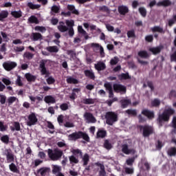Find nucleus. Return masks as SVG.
I'll return each mask as SVG.
<instances>
[{
  "instance_id": "9b49d317",
  "label": "nucleus",
  "mask_w": 176,
  "mask_h": 176,
  "mask_svg": "<svg viewBox=\"0 0 176 176\" xmlns=\"http://www.w3.org/2000/svg\"><path fill=\"white\" fill-rule=\"evenodd\" d=\"M82 138V132H76L74 133L70 134L68 136V138L70 141H76L78 138Z\"/></svg>"
},
{
  "instance_id": "8fccbe9b",
  "label": "nucleus",
  "mask_w": 176,
  "mask_h": 176,
  "mask_svg": "<svg viewBox=\"0 0 176 176\" xmlns=\"http://www.w3.org/2000/svg\"><path fill=\"white\" fill-rule=\"evenodd\" d=\"M28 6H29L30 9H39V8H41V5L34 4L32 2L28 3Z\"/></svg>"
},
{
  "instance_id": "6ab92c4d",
  "label": "nucleus",
  "mask_w": 176,
  "mask_h": 176,
  "mask_svg": "<svg viewBox=\"0 0 176 176\" xmlns=\"http://www.w3.org/2000/svg\"><path fill=\"white\" fill-rule=\"evenodd\" d=\"M58 30L60 32H66V31H68V27L65 25V23H64V22H60L59 25H58Z\"/></svg>"
},
{
  "instance_id": "6e6552de",
  "label": "nucleus",
  "mask_w": 176,
  "mask_h": 176,
  "mask_svg": "<svg viewBox=\"0 0 176 176\" xmlns=\"http://www.w3.org/2000/svg\"><path fill=\"white\" fill-rule=\"evenodd\" d=\"M142 115L146 116V118H148L149 120H152V119H155V111H151L148 109H144L142 111Z\"/></svg>"
},
{
  "instance_id": "c03bdc74",
  "label": "nucleus",
  "mask_w": 176,
  "mask_h": 176,
  "mask_svg": "<svg viewBox=\"0 0 176 176\" xmlns=\"http://www.w3.org/2000/svg\"><path fill=\"white\" fill-rule=\"evenodd\" d=\"M12 16L16 19L21 17V11H12L11 12Z\"/></svg>"
},
{
  "instance_id": "2f4dec72",
  "label": "nucleus",
  "mask_w": 176,
  "mask_h": 176,
  "mask_svg": "<svg viewBox=\"0 0 176 176\" xmlns=\"http://www.w3.org/2000/svg\"><path fill=\"white\" fill-rule=\"evenodd\" d=\"M118 11L120 14H126L129 12V8L126 6H121L118 8Z\"/></svg>"
},
{
  "instance_id": "f03ea898",
  "label": "nucleus",
  "mask_w": 176,
  "mask_h": 176,
  "mask_svg": "<svg viewBox=\"0 0 176 176\" xmlns=\"http://www.w3.org/2000/svg\"><path fill=\"white\" fill-rule=\"evenodd\" d=\"M138 129H140V131L142 133L144 138H149L151 135L155 134V128L151 125H138Z\"/></svg>"
},
{
  "instance_id": "1a4fd4ad",
  "label": "nucleus",
  "mask_w": 176,
  "mask_h": 176,
  "mask_svg": "<svg viewBox=\"0 0 176 176\" xmlns=\"http://www.w3.org/2000/svg\"><path fill=\"white\" fill-rule=\"evenodd\" d=\"M113 89L116 93H120L121 94L126 93V87L120 84H114Z\"/></svg>"
},
{
  "instance_id": "4be33fe9",
  "label": "nucleus",
  "mask_w": 176,
  "mask_h": 176,
  "mask_svg": "<svg viewBox=\"0 0 176 176\" xmlns=\"http://www.w3.org/2000/svg\"><path fill=\"white\" fill-rule=\"evenodd\" d=\"M138 56L140 57V58H149V54L145 50L140 51L138 53Z\"/></svg>"
},
{
  "instance_id": "bb28decb",
  "label": "nucleus",
  "mask_w": 176,
  "mask_h": 176,
  "mask_svg": "<svg viewBox=\"0 0 176 176\" xmlns=\"http://www.w3.org/2000/svg\"><path fill=\"white\" fill-rule=\"evenodd\" d=\"M91 46L92 47H99L101 57H104L105 56V53L104 52V48L102 46H100V44L92 43Z\"/></svg>"
},
{
  "instance_id": "603ef678",
  "label": "nucleus",
  "mask_w": 176,
  "mask_h": 176,
  "mask_svg": "<svg viewBox=\"0 0 176 176\" xmlns=\"http://www.w3.org/2000/svg\"><path fill=\"white\" fill-rule=\"evenodd\" d=\"M65 23H66V25H67V27H69V28H73V27L75 24V22L72 19L66 20Z\"/></svg>"
},
{
  "instance_id": "13d9d810",
  "label": "nucleus",
  "mask_w": 176,
  "mask_h": 176,
  "mask_svg": "<svg viewBox=\"0 0 176 176\" xmlns=\"http://www.w3.org/2000/svg\"><path fill=\"white\" fill-rule=\"evenodd\" d=\"M146 42L152 43L153 42V35L150 34L145 36Z\"/></svg>"
},
{
  "instance_id": "7c9ffc66",
  "label": "nucleus",
  "mask_w": 176,
  "mask_h": 176,
  "mask_svg": "<svg viewBox=\"0 0 176 176\" xmlns=\"http://www.w3.org/2000/svg\"><path fill=\"white\" fill-rule=\"evenodd\" d=\"M149 52H151L153 54H159V53L162 52V47H151L149 49Z\"/></svg>"
},
{
  "instance_id": "393cba45",
  "label": "nucleus",
  "mask_w": 176,
  "mask_h": 176,
  "mask_svg": "<svg viewBox=\"0 0 176 176\" xmlns=\"http://www.w3.org/2000/svg\"><path fill=\"white\" fill-rule=\"evenodd\" d=\"M168 156L173 157V156H176V147H170L167 151Z\"/></svg>"
},
{
  "instance_id": "338daca9",
  "label": "nucleus",
  "mask_w": 176,
  "mask_h": 176,
  "mask_svg": "<svg viewBox=\"0 0 176 176\" xmlns=\"http://www.w3.org/2000/svg\"><path fill=\"white\" fill-rule=\"evenodd\" d=\"M144 166L146 168V171H149L151 170V164H149L147 161L144 163Z\"/></svg>"
},
{
  "instance_id": "cd10ccee",
  "label": "nucleus",
  "mask_w": 176,
  "mask_h": 176,
  "mask_svg": "<svg viewBox=\"0 0 176 176\" xmlns=\"http://www.w3.org/2000/svg\"><path fill=\"white\" fill-rule=\"evenodd\" d=\"M107 135V131L104 129H99L97 132V138H104Z\"/></svg>"
},
{
  "instance_id": "f257e3e1",
  "label": "nucleus",
  "mask_w": 176,
  "mask_h": 176,
  "mask_svg": "<svg viewBox=\"0 0 176 176\" xmlns=\"http://www.w3.org/2000/svg\"><path fill=\"white\" fill-rule=\"evenodd\" d=\"M174 113H175V110L171 107L165 109L162 113H160L157 118V123L159 124L160 127H162L164 123L170 122V118H171Z\"/></svg>"
},
{
  "instance_id": "39448f33",
  "label": "nucleus",
  "mask_w": 176,
  "mask_h": 176,
  "mask_svg": "<svg viewBox=\"0 0 176 176\" xmlns=\"http://www.w3.org/2000/svg\"><path fill=\"white\" fill-rule=\"evenodd\" d=\"M36 123H38V118L36 117V114H35V113H31L28 116L26 124L29 126H35Z\"/></svg>"
},
{
  "instance_id": "20e7f679",
  "label": "nucleus",
  "mask_w": 176,
  "mask_h": 176,
  "mask_svg": "<svg viewBox=\"0 0 176 176\" xmlns=\"http://www.w3.org/2000/svg\"><path fill=\"white\" fill-rule=\"evenodd\" d=\"M106 122L109 126H112L113 123L118 122V114L113 111H108L105 115Z\"/></svg>"
},
{
  "instance_id": "4d7b16f0",
  "label": "nucleus",
  "mask_w": 176,
  "mask_h": 176,
  "mask_svg": "<svg viewBox=\"0 0 176 176\" xmlns=\"http://www.w3.org/2000/svg\"><path fill=\"white\" fill-rule=\"evenodd\" d=\"M99 10L101 12H104L105 13H108V14H109V12H110L108 7H107L105 6H102L99 7Z\"/></svg>"
},
{
  "instance_id": "49530a36",
  "label": "nucleus",
  "mask_w": 176,
  "mask_h": 176,
  "mask_svg": "<svg viewBox=\"0 0 176 176\" xmlns=\"http://www.w3.org/2000/svg\"><path fill=\"white\" fill-rule=\"evenodd\" d=\"M69 162L70 163H74V164H77V163H79V160H78V158H76V157L72 155L69 157Z\"/></svg>"
},
{
  "instance_id": "a878e982",
  "label": "nucleus",
  "mask_w": 176,
  "mask_h": 176,
  "mask_svg": "<svg viewBox=\"0 0 176 176\" xmlns=\"http://www.w3.org/2000/svg\"><path fill=\"white\" fill-rule=\"evenodd\" d=\"M78 31L80 34L83 35L85 39H89V36L87 35V32L83 30V28L80 25L78 26Z\"/></svg>"
},
{
  "instance_id": "de8ad7c7",
  "label": "nucleus",
  "mask_w": 176,
  "mask_h": 176,
  "mask_svg": "<svg viewBox=\"0 0 176 176\" xmlns=\"http://www.w3.org/2000/svg\"><path fill=\"white\" fill-rule=\"evenodd\" d=\"M60 12V7L57 6H53L51 8V13L53 14V13H58Z\"/></svg>"
},
{
  "instance_id": "3c124183",
  "label": "nucleus",
  "mask_w": 176,
  "mask_h": 176,
  "mask_svg": "<svg viewBox=\"0 0 176 176\" xmlns=\"http://www.w3.org/2000/svg\"><path fill=\"white\" fill-rule=\"evenodd\" d=\"M35 31H38L39 32H46V28L43 27V26H36L34 28Z\"/></svg>"
},
{
  "instance_id": "aec40b11",
  "label": "nucleus",
  "mask_w": 176,
  "mask_h": 176,
  "mask_svg": "<svg viewBox=\"0 0 176 176\" xmlns=\"http://www.w3.org/2000/svg\"><path fill=\"white\" fill-rule=\"evenodd\" d=\"M50 172V169L48 168H41L38 170V174H41V176H46Z\"/></svg>"
},
{
  "instance_id": "2eb2a0df",
  "label": "nucleus",
  "mask_w": 176,
  "mask_h": 176,
  "mask_svg": "<svg viewBox=\"0 0 176 176\" xmlns=\"http://www.w3.org/2000/svg\"><path fill=\"white\" fill-rule=\"evenodd\" d=\"M66 82L69 85H78V83H79V80H78V79L75 78V77L73 76H67Z\"/></svg>"
},
{
  "instance_id": "bf43d9fd",
  "label": "nucleus",
  "mask_w": 176,
  "mask_h": 176,
  "mask_svg": "<svg viewBox=\"0 0 176 176\" xmlns=\"http://www.w3.org/2000/svg\"><path fill=\"white\" fill-rule=\"evenodd\" d=\"M47 85H53L56 82L54 78L50 76L46 80Z\"/></svg>"
},
{
  "instance_id": "052dcab7",
  "label": "nucleus",
  "mask_w": 176,
  "mask_h": 176,
  "mask_svg": "<svg viewBox=\"0 0 176 176\" xmlns=\"http://www.w3.org/2000/svg\"><path fill=\"white\" fill-rule=\"evenodd\" d=\"M138 63H139V64H141V65H148V64H149V62L146 60H143L140 58H138Z\"/></svg>"
},
{
  "instance_id": "e2e57ef3",
  "label": "nucleus",
  "mask_w": 176,
  "mask_h": 176,
  "mask_svg": "<svg viewBox=\"0 0 176 176\" xmlns=\"http://www.w3.org/2000/svg\"><path fill=\"white\" fill-rule=\"evenodd\" d=\"M104 146L106 149H111V148H112V144H111L108 140H105Z\"/></svg>"
},
{
  "instance_id": "37998d69",
  "label": "nucleus",
  "mask_w": 176,
  "mask_h": 176,
  "mask_svg": "<svg viewBox=\"0 0 176 176\" xmlns=\"http://www.w3.org/2000/svg\"><path fill=\"white\" fill-rule=\"evenodd\" d=\"M97 166H99V167H100V175L102 176H104L105 175V166L103 164L97 163L96 164Z\"/></svg>"
},
{
  "instance_id": "9d476101",
  "label": "nucleus",
  "mask_w": 176,
  "mask_h": 176,
  "mask_svg": "<svg viewBox=\"0 0 176 176\" xmlns=\"http://www.w3.org/2000/svg\"><path fill=\"white\" fill-rule=\"evenodd\" d=\"M84 118L87 123H96L97 122V120H96V118H94L93 114L90 113H85L84 114Z\"/></svg>"
},
{
  "instance_id": "f704fd0d",
  "label": "nucleus",
  "mask_w": 176,
  "mask_h": 176,
  "mask_svg": "<svg viewBox=\"0 0 176 176\" xmlns=\"http://www.w3.org/2000/svg\"><path fill=\"white\" fill-rule=\"evenodd\" d=\"M85 75L87 76L88 78H90V79H94V73L91 70H85Z\"/></svg>"
},
{
  "instance_id": "a18cd8bd",
  "label": "nucleus",
  "mask_w": 176,
  "mask_h": 176,
  "mask_svg": "<svg viewBox=\"0 0 176 176\" xmlns=\"http://www.w3.org/2000/svg\"><path fill=\"white\" fill-rule=\"evenodd\" d=\"M32 36L34 41H39V39H42V34L40 33H33Z\"/></svg>"
},
{
  "instance_id": "a211bd4d",
  "label": "nucleus",
  "mask_w": 176,
  "mask_h": 176,
  "mask_svg": "<svg viewBox=\"0 0 176 176\" xmlns=\"http://www.w3.org/2000/svg\"><path fill=\"white\" fill-rule=\"evenodd\" d=\"M122 108H127L130 104H131V100L127 98H124L120 100Z\"/></svg>"
},
{
  "instance_id": "c756f323",
  "label": "nucleus",
  "mask_w": 176,
  "mask_h": 176,
  "mask_svg": "<svg viewBox=\"0 0 176 176\" xmlns=\"http://www.w3.org/2000/svg\"><path fill=\"white\" fill-rule=\"evenodd\" d=\"M9 16L8 10H3L0 12V21H3V19H6Z\"/></svg>"
},
{
  "instance_id": "ea45409f",
  "label": "nucleus",
  "mask_w": 176,
  "mask_h": 176,
  "mask_svg": "<svg viewBox=\"0 0 176 176\" xmlns=\"http://www.w3.org/2000/svg\"><path fill=\"white\" fill-rule=\"evenodd\" d=\"M67 8L72 13H74V14H79V12L76 9H75V6L72 5L67 6Z\"/></svg>"
},
{
  "instance_id": "09e8293b",
  "label": "nucleus",
  "mask_w": 176,
  "mask_h": 176,
  "mask_svg": "<svg viewBox=\"0 0 176 176\" xmlns=\"http://www.w3.org/2000/svg\"><path fill=\"white\" fill-rule=\"evenodd\" d=\"M96 102V99L87 98L83 100V104H94Z\"/></svg>"
},
{
  "instance_id": "774afa93",
  "label": "nucleus",
  "mask_w": 176,
  "mask_h": 176,
  "mask_svg": "<svg viewBox=\"0 0 176 176\" xmlns=\"http://www.w3.org/2000/svg\"><path fill=\"white\" fill-rule=\"evenodd\" d=\"M65 127H67V128H71V127H74V123L71 122H67L65 124H64Z\"/></svg>"
},
{
  "instance_id": "0eeeda50",
  "label": "nucleus",
  "mask_w": 176,
  "mask_h": 176,
  "mask_svg": "<svg viewBox=\"0 0 176 176\" xmlns=\"http://www.w3.org/2000/svg\"><path fill=\"white\" fill-rule=\"evenodd\" d=\"M3 67L6 71H12V69L17 67V63L16 62L7 61L3 63Z\"/></svg>"
},
{
  "instance_id": "0e129e2a",
  "label": "nucleus",
  "mask_w": 176,
  "mask_h": 176,
  "mask_svg": "<svg viewBox=\"0 0 176 176\" xmlns=\"http://www.w3.org/2000/svg\"><path fill=\"white\" fill-rule=\"evenodd\" d=\"M25 49V48L24 47V46L14 47V52H23V50H24Z\"/></svg>"
},
{
  "instance_id": "5fc2aeb1",
  "label": "nucleus",
  "mask_w": 176,
  "mask_h": 176,
  "mask_svg": "<svg viewBox=\"0 0 176 176\" xmlns=\"http://www.w3.org/2000/svg\"><path fill=\"white\" fill-rule=\"evenodd\" d=\"M122 152L125 153V155H129L131 153V151L129 150L127 145L124 144L122 146Z\"/></svg>"
},
{
  "instance_id": "6e6d98bb",
  "label": "nucleus",
  "mask_w": 176,
  "mask_h": 176,
  "mask_svg": "<svg viewBox=\"0 0 176 176\" xmlns=\"http://www.w3.org/2000/svg\"><path fill=\"white\" fill-rule=\"evenodd\" d=\"M10 170L13 173H17L19 171L17 166L14 164H10Z\"/></svg>"
},
{
  "instance_id": "412c9836",
  "label": "nucleus",
  "mask_w": 176,
  "mask_h": 176,
  "mask_svg": "<svg viewBox=\"0 0 176 176\" xmlns=\"http://www.w3.org/2000/svg\"><path fill=\"white\" fill-rule=\"evenodd\" d=\"M44 101L47 104H54V102H56V99L52 96H47L45 97Z\"/></svg>"
},
{
  "instance_id": "c85d7f7f",
  "label": "nucleus",
  "mask_w": 176,
  "mask_h": 176,
  "mask_svg": "<svg viewBox=\"0 0 176 176\" xmlns=\"http://www.w3.org/2000/svg\"><path fill=\"white\" fill-rule=\"evenodd\" d=\"M47 52L50 53H58V46H50L46 48Z\"/></svg>"
},
{
  "instance_id": "79ce46f5",
  "label": "nucleus",
  "mask_w": 176,
  "mask_h": 176,
  "mask_svg": "<svg viewBox=\"0 0 176 176\" xmlns=\"http://www.w3.org/2000/svg\"><path fill=\"white\" fill-rule=\"evenodd\" d=\"M23 58H26V60H32V58H34V54L25 52L23 54Z\"/></svg>"
},
{
  "instance_id": "680f3d73",
  "label": "nucleus",
  "mask_w": 176,
  "mask_h": 176,
  "mask_svg": "<svg viewBox=\"0 0 176 176\" xmlns=\"http://www.w3.org/2000/svg\"><path fill=\"white\" fill-rule=\"evenodd\" d=\"M1 80H2L3 83L6 85L7 86L12 84V81H10V80L9 78H3L1 79Z\"/></svg>"
},
{
  "instance_id": "864d4df0",
  "label": "nucleus",
  "mask_w": 176,
  "mask_h": 176,
  "mask_svg": "<svg viewBox=\"0 0 176 176\" xmlns=\"http://www.w3.org/2000/svg\"><path fill=\"white\" fill-rule=\"evenodd\" d=\"M15 83L17 86H19L20 87L23 86V81L21 80V76H17Z\"/></svg>"
},
{
  "instance_id": "4c0bfd02",
  "label": "nucleus",
  "mask_w": 176,
  "mask_h": 176,
  "mask_svg": "<svg viewBox=\"0 0 176 176\" xmlns=\"http://www.w3.org/2000/svg\"><path fill=\"white\" fill-rule=\"evenodd\" d=\"M25 76L28 82H34V80L36 79V77L32 76L31 74L29 73L26 74Z\"/></svg>"
},
{
  "instance_id": "72a5a7b5",
  "label": "nucleus",
  "mask_w": 176,
  "mask_h": 176,
  "mask_svg": "<svg viewBox=\"0 0 176 176\" xmlns=\"http://www.w3.org/2000/svg\"><path fill=\"white\" fill-rule=\"evenodd\" d=\"M47 127L50 129L49 130V133H50V134H54V125H53L52 122L47 121Z\"/></svg>"
},
{
  "instance_id": "b1692460",
  "label": "nucleus",
  "mask_w": 176,
  "mask_h": 176,
  "mask_svg": "<svg viewBox=\"0 0 176 176\" xmlns=\"http://www.w3.org/2000/svg\"><path fill=\"white\" fill-rule=\"evenodd\" d=\"M161 102L159 98H155L151 100V105L155 108H159L160 107Z\"/></svg>"
},
{
  "instance_id": "423d86ee",
  "label": "nucleus",
  "mask_w": 176,
  "mask_h": 176,
  "mask_svg": "<svg viewBox=\"0 0 176 176\" xmlns=\"http://www.w3.org/2000/svg\"><path fill=\"white\" fill-rule=\"evenodd\" d=\"M47 63L46 60H41L39 65V70L41 73V75H45L46 76H49L50 74L47 69H46V67L45 65Z\"/></svg>"
},
{
  "instance_id": "58836bf2",
  "label": "nucleus",
  "mask_w": 176,
  "mask_h": 176,
  "mask_svg": "<svg viewBox=\"0 0 176 176\" xmlns=\"http://www.w3.org/2000/svg\"><path fill=\"white\" fill-rule=\"evenodd\" d=\"M139 13H140L142 17H146V9L144 7H140L138 9Z\"/></svg>"
},
{
  "instance_id": "ddd939ff",
  "label": "nucleus",
  "mask_w": 176,
  "mask_h": 176,
  "mask_svg": "<svg viewBox=\"0 0 176 176\" xmlns=\"http://www.w3.org/2000/svg\"><path fill=\"white\" fill-rule=\"evenodd\" d=\"M5 155L7 157V162L8 163H12V162L14 161V156L13 155V154L12 153V151H9V150H6L5 151Z\"/></svg>"
},
{
  "instance_id": "c9c22d12",
  "label": "nucleus",
  "mask_w": 176,
  "mask_h": 176,
  "mask_svg": "<svg viewBox=\"0 0 176 176\" xmlns=\"http://www.w3.org/2000/svg\"><path fill=\"white\" fill-rule=\"evenodd\" d=\"M71 152L73 153V155H75V156H78V155L79 156H82V151H80L79 148H72Z\"/></svg>"
},
{
  "instance_id": "a19ab883",
  "label": "nucleus",
  "mask_w": 176,
  "mask_h": 176,
  "mask_svg": "<svg viewBox=\"0 0 176 176\" xmlns=\"http://www.w3.org/2000/svg\"><path fill=\"white\" fill-rule=\"evenodd\" d=\"M9 105H12V104H13V102H16V101L19 102V99H17V98L14 97V96H10L8 98L7 100Z\"/></svg>"
},
{
  "instance_id": "5701e85b",
  "label": "nucleus",
  "mask_w": 176,
  "mask_h": 176,
  "mask_svg": "<svg viewBox=\"0 0 176 176\" xmlns=\"http://www.w3.org/2000/svg\"><path fill=\"white\" fill-rule=\"evenodd\" d=\"M52 173L57 175L61 173V166L58 165H52Z\"/></svg>"
},
{
  "instance_id": "f3484780",
  "label": "nucleus",
  "mask_w": 176,
  "mask_h": 176,
  "mask_svg": "<svg viewBox=\"0 0 176 176\" xmlns=\"http://www.w3.org/2000/svg\"><path fill=\"white\" fill-rule=\"evenodd\" d=\"M95 68L97 71H104L106 68L105 63L101 61L98 62V63L95 64Z\"/></svg>"
},
{
  "instance_id": "473e14b6",
  "label": "nucleus",
  "mask_w": 176,
  "mask_h": 176,
  "mask_svg": "<svg viewBox=\"0 0 176 176\" xmlns=\"http://www.w3.org/2000/svg\"><path fill=\"white\" fill-rule=\"evenodd\" d=\"M82 160L83 162V166H87L90 160V157L89 156V154H85L82 157Z\"/></svg>"
},
{
  "instance_id": "f8f14e48",
  "label": "nucleus",
  "mask_w": 176,
  "mask_h": 176,
  "mask_svg": "<svg viewBox=\"0 0 176 176\" xmlns=\"http://www.w3.org/2000/svg\"><path fill=\"white\" fill-rule=\"evenodd\" d=\"M104 87H105L106 90L109 91V97L110 98H113V90L112 89V84L110 82H105L104 84Z\"/></svg>"
},
{
  "instance_id": "e433bc0d",
  "label": "nucleus",
  "mask_w": 176,
  "mask_h": 176,
  "mask_svg": "<svg viewBox=\"0 0 176 176\" xmlns=\"http://www.w3.org/2000/svg\"><path fill=\"white\" fill-rule=\"evenodd\" d=\"M28 21H30V23H32V24H38L39 23V21L38 20V18H36L35 16H31L28 19Z\"/></svg>"
},
{
  "instance_id": "7ed1b4c3",
  "label": "nucleus",
  "mask_w": 176,
  "mask_h": 176,
  "mask_svg": "<svg viewBox=\"0 0 176 176\" xmlns=\"http://www.w3.org/2000/svg\"><path fill=\"white\" fill-rule=\"evenodd\" d=\"M47 153L50 159L54 160V162L60 160L63 155V151L59 148H54V150L49 148L47 150Z\"/></svg>"
},
{
  "instance_id": "69168bd1",
  "label": "nucleus",
  "mask_w": 176,
  "mask_h": 176,
  "mask_svg": "<svg viewBox=\"0 0 176 176\" xmlns=\"http://www.w3.org/2000/svg\"><path fill=\"white\" fill-rule=\"evenodd\" d=\"M119 78L121 79V80H123V79H129V78H130V76H129V74H122L119 76Z\"/></svg>"
},
{
  "instance_id": "dca6fc26",
  "label": "nucleus",
  "mask_w": 176,
  "mask_h": 176,
  "mask_svg": "<svg viewBox=\"0 0 176 176\" xmlns=\"http://www.w3.org/2000/svg\"><path fill=\"white\" fill-rule=\"evenodd\" d=\"M171 1L170 0H163L162 1H159L157 3V6H164V8H167L168 6H171Z\"/></svg>"
},
{
  "instance_id": "4468645a",
  "label": "nucleus",
  "mask_w": 176,
  "mask_h": 176,
  "mask_svg": "<svg viewBox=\"0 0 176 176\" xmlns=\"http://www.w3.org/2000/svg\"><path fill=\"white\" fill-rule=\"evenodd\" d=\"M151 31H152V32H158L159 34H166V30L160 26L151 28Z\"/></svg>"
}]
</instances>
